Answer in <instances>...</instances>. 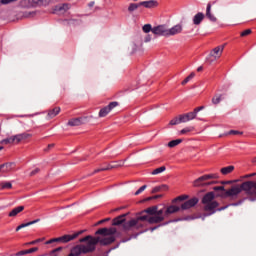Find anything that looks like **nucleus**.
Returning a JSON list of instances; mask_svg holds the SVG:
<instances>
[{"mask_svg":"<svg viewBox=\"0 0 256 256\" xmlns=\"http://www.w3.org/2000/svg\"><path fill=\"white\" fill-rule=\"evenodd\" d=\"M53 147H55V144H49L45 151H49V149H53Z\"/></svg>","mask_w":256,"mask_h":256,"instance_id":"052dcab7","label":"nucleus"},{"mask_svg":"<svg viewBox=\"0 0 256 256\" xmlns=\"http://www.w3.org/2000/svg\"><path fill=\"white\" fill-rule=\"evenodd\" d=\"M142 29L144 33H151V31L153 32V27L151 24H145Z\"/></svg>","mask_w":256,"mask_h":256,"instance_id":"a19ab883","label":"nucleus"},{"mask_svg":"<svg viewBox=\"0 0 256 256\" xmlns=\"http://www.w3.org/2000/svg\"><path fill=\"white\" fill-rule=\"evenodd\" d=\"M131 238H128L126 240H121L116 246L110 248L107 253H111V251L115 250V249H119V245H121V243H127V241H130Z\"/></svg>","mask_w":256,"mask_h":256,"instance_id":"c9c22d12","label":"nucleus"},{"mask_svg":"<svg viewBox=\"0 0 256 256\" xmlns=\"http://www.w3.org/2000/svg\"><path fill=\"white\" fill-rule=\"evenodd\" d=\"M69 4H62L55 7V11H59V13H65V11H69Z\"/></svg>","mask_w":256,"mask_h":256,"instance_id":"cd10ccee","label":"nucleus"},{"mask_svg":"<svg viewBox=\"0 0 256 256\" xmlns=\"http://www.w3.org/2000/svg\"><path fill=\"white\" fill-rule=\"evenodd\" d=\"M180 143H183L182 139L171 140L168 143V147H170V149H173V147H177V145H180Z\"/></svg>","mask_w":256,"mask_h":256,"instance_id":"7c9ffc66","label":"nucleus"},{"mask_svg":"<svg viewBox=\"0 0 256 256\" xmlns=\"http://www.w3.org/2000/svg\"><path fill=\"white\" fill-rule=\"evenodd\" d=\"M233 171H235V166H233V165H230V166H227V167H223L220 170L222 175H229V173H233Z\"/></svg>","mask_w":256,"mask_h":256,"instance_id":"393cba45","label":"nucleus"},{"mask_svg":"<svg viewBox=\"0 0 256 256\" xmlns=\"http://www.w3.org/2000/svg\"><path fill=\"white\" fill-rule=\"evenodd\" d=\"M22 211H25V206H18L16 208L12 209L9 212L8 216H10V217H17V215H19V213H21Z\"/></svg>","mask_w":256,"mask_h":256,"instance_id":"aec40b11","label":"nucleus"},{"mask_svg":"<svg viewBox=\"0 0 256 256\" xmlns=\"http://www.w3.org/2000/svg\"><path fill=\"white\" fill-rule=\"evenodd\" d=\"M166 167L165 166H161L159 168H156L152 171V175H159V173H163L164 171H166Z\"/></svg>","mask_w":256,"mask_h":256,"instance_id":"72a5a7b5","label":"nucleus"},{"mask_svg":"<svg viewBox=\"0 0 256 256\" xmlns=\"http://www.w3.org/2000/svg\"><path fill=\"white\" fill-rule=\"evenodd\" d=\"M206 17L212 21L213 23H215V21H217V18L211 14V3L207 4V8H206Z\"/></svg>","mask_w":256,"mask_h":256,"instance_id":"5701e85b","label":"nucleus"},{"mask_svg":"<svg viewBox=\"0 0 256 256\" xmlns=\"http://www.w3.org/2000/svg\"><path fill=\"white\" fill-rule=\"evenodd\" d=\"M228 135H243V132L237 130H230Z\"/></svg>","mask_w":256,"mask_h":256,"instance_id":"09e8293b","label":"nucleus"},{"mask_svg":"<svg viewBox=\"0 0 256 256\" xmlns=\"http://www.w3.org/2000/svg\"><path fill=\"white\" fill-rule=\"evenodd\" d=\"M83 124V118H73L68 121V125L70 127H79V125Z\"/></svg>","mask_w":256,"mask_h":256,"instance_id":"412c9836","label":"nucleus"},{"mask_svg":"<svg viewBox=\"0 0 256 256\" xmlns=\"http://www.w3.org/2000/svg\"><path fill=\"white\" fill-rule=\"evenodd\" d=\"M169 189V186L162 184L160 186H156L152 189L151 193H159L161 191H167Z\"/></svg>","mask_w":256,"mask_h":256,"instance_id":"a878e982","label":"nucleus"},{"mask_svg":"<svg viewBox=\"0 0 256 256\" xmlns=\"http://www.w3.org/2000/svg\"><path fill=\"white\" fill-rule=\"evenodd\" d=\"M252 161H253V163H256V157H254Z\"/></svg>","mask_w":256,"mask_h":256,"instance_id":"774afa93","label":"nucleus"},{"mask_svg":"<svg viewBox=\"0 0 256 256\" xmlns=\"http://www.w3.org/2000/svg\"><path fill=\"white\" fill-rule=\"evenodd\" d=\"M197 203H199V198H197V197L191 198L181 204L180 210L187 211V209H191V208L195 207V205H197Z\"/></svg>","mask_w":256,"mask_h":256,"instance_id":"9d476101","label":"nucleus"},{"mask_svg":"<svg viewBox=\"0 0 256 256\" xmlns=\"http://www.w3.org/2000/svg\"><path fill=\"white\" fill-rule=\"evenodd\" d=\"M0 187L1 189H12L13 184L11 182H1Z\"/></svg>","mask_w":256,"mask_h":256,"instance_id":"f704fd0d","label":"nucleus"},{"mask_svg":"<svg viewBox=\"0 0 256 256\" xmlns=\"http://www.w3.org/2000/svg\"><path fill=\"white\" fill-rule=\"evenodd\" d=\"M59 113H61V108L55 107L48 111V117H49V119H53V117H57V115H59Z\"/></svg>","mask_w":256,"mask_h":256,"instance_id":"b1692460","label":"nucleus"},{"mask_svg":"<svg viewBox=\"0 0 256 256\" xmlns=\"http://www.w3.org/2000/svg\"><path fill=\"white\" fill-rule=\"evenodd\" d=\"M187 199H189V195H181V196L176 197L173 200V203H177V201H187Z\"/></svg>","mask_w":256,"mask_h":256,"instance_id":"e433bc0d","label":"nucleus"},{"mask_svg":"<svg viewBox=\"0 0 256 256\" xmlns=\"http://www.w3.org/2000/svg\"><path fill=\"white\" fill-rule=\"evenodd\" d=\"M110 169H115V165L109 164L107 167L95 169L92 175H95L96 173H101V171H109Z\"/></svg>","mask_w":256,"mask_h":256,"instance_id":"c85d7f7f","label":"nucleus"},{"mask_svg":"<svg viewBox=\"0 0 256 256\" xmlns=\"http://www.w3.org/2000/svg\"><path fill=\"white\" fill-rule=\"evenodd\" d=\"M140 7H145V9H155L159 7V2L157 0H148L140 2Z\"/></svg>","mask_w":256,"mask_h":256,"instance_id":"4468645a","label":"nucleus"},{"mask_svg":"<svg viewBox=\"0 0 256 256\" xmlns=\"http://www.w3.org/2000/svg\"><path fill=\"white\" fill-rule=\"evenodd\" d=\"M117 233L116 228H100L96 231V235H103L107 237V235H115Z\"/></svg>","mask_w":256,"mask_h":256,"instance_id":"ddd939ff","label":"nucleus"},{"mask_svg":"<svg viewBox=\"0 0 256 256\" xmlns=\"http://www.w3.org/2000/svg\"><path fill=\"white\" fill-rule=\"evenodd\" d=\"M4 165H7V166H5L2 169V173H7L8 171H11V167H12L13 163H4Z\"/></svg>","mask_w":256,"mask_h":256,"instance_id":"37998d69","label":"nucleus"},{"mask_svg":"<svg viewBox=\"0 0 256 256\" xmlns=\"http://www.w3.org/2000/svg\"><path fill=\"white\" fill-rule=\"evenodd\" d=\"M161 197H163V195H161V194L150 196V197L145 198L144 202L153 201V199H161Z\"/></svg>","mask_w":256,"mask_h":256,"instance_id":"79ce46f5","label":"nucleus"},{"mask_svg":"<svg viewBox=\"0 0 256 256\" xmlns=\"http://www.w3.org/2000/svg\"><path fill=\"white\" fill-rule=\"evenodd\" d=\"M7 165H9V164H1L0 165V172L3 171V169H5V167H7Z\"/></svg>","mask_w":256,"mask_h":256,"instance_id":"680f3d73","label":"nucleus"},{"mask_svg":"<svg viewBox=\"0 0 256 256\" xmlns=\"http://www.w3.org/2000/svg\"><path fill=\"white\" fill-rule=\"evenodd\" d=\"M211 179H219V174H205L200 176L198 179L194 180V187H207L209 185H213L215 181H211Z\"/></svg>","mask_w":256,"mask_h":256,"instance_id":"7ed1b4c3","label":"nucleus"},{"mask_svg":"<svg viewBox=\"0 0 256 256\" xmlns=\"http://www.w3.org/2000/svg\"><path fill=\"white\" fill-rule=\"evenodd\" d=\"M39 171H40L39 168H36V169L32 170V171L30 172V177H33V175H37V173H39Z\"/></svg>","mask_w":256,"mask_h":256,"instance_id":"6e6d98bb","label":"nucleus"},{"mask_svg":"<svg viewBox=\"0 0 256 256\" xmlns=\"http://www.w3.org/2000/svg\"><path fill=\"white\" fill-rule=\"evenodd\" d=\"M24 3L29 4L30 7H46L51 0H24Z\"/></svg>","mask_w":256,"mask_h":256,"instance_id":"9b49d317","label":"nucleus"},{"mask_svg":"<svg viewBox=\"0 0 256 256\" xmlns=\"http://www.w3.org/2000/svg\"><path fill=\"white\" fill-rule=\"evenodd\" d=\"M13 137H14V143H21V141H23L21 134L14 135Z\"/></svg>","mask_w":256,"mask_h":256,"instance_id":"a18cd8bd","label":"nucleus"},{"mask_svg":"<svg viewBox=\"0 0 256 256\" xmlns=\"http://www.w3.org/2000/svg\"><path fill=\"white\" fill-rule=\"evenodd\" d=\"M179 123H183V120H181V115L179 118H174L169 122V125H179Z\"/></svg>","mask_w":256,"mask_h":256,"instance_id":"58836bf2","label":"nucleus"},{"mask_svg":"<svg viewBox=\"0 0 256 256\" xmlns=\"http://www.w3.org/2000/svg\"><path fill=\"white\" fill-rule=\"evenodd\" d=\"M145 189H147V185L141 186V187L134 193V195H141V193H143V191H145Z\"/></svg>","mask_w":256,"mask_h":256,"instance_id":"49530a36","label":"nucleus"},{"mask_svg":"<svg viewBox=\"0 0 256 256\" xmlns=\"http://www.w3.org/2000/svg\"><path fill=\"white\" fill-rule=\"evenodd\" d=\"M212 103H213V105H219V103H221V95L220 96H214L212 98Z\"/></svg>","mask_w":256,"mask_h":256,"instance_id":"c03bdc74","label":"nucleus"},{"mask_svg":"<svg viewBox=\"0 0 256 256\" xmlns=\"http://www.w3.org/2000/svg\"><path fill=\"white\" fill-rule=\"evenodd\" d=\"M183 31V25L176 24L172 28L168 29V37H171L173 35H179Z\"/></svg>","mask_w":256,"mask_h":256,"instance_id":"2eb2a0df","label":"nucleus"},{"mask_svg":"<svg viewBox=\"0 0 256 256\" xmlns=\"http://www.w3.org/2000/svg\"><path fill=\"white\" fill-rule=\"evenodd\" d=\"M240 35L241 37H247V35H251V29L244 30Z\"/></svg>","mask_w":256,"mask_h":256,"instance_id":"3c124183","label":"nucleus"},{"mask_svg":"<svg viewBox=\"0 0 256 256\" xmlns=\"http://www.w3.org/2000/svg\"><path fill=\"white\" fill-rule=\"evenodd\" d=\"M81 233H83V231H79L74 234H66L64 236L48 240L46 242V245H51V243H69V241H73V239H77L79 235H81Z\"/></svg>","mask_w":256,"mask_h":256,"instance_id":"20e7f679","label":"nucleus"},{"mask_svg":"<svg viewBox=\"0 0 256 256\" xmlns=\"http://www.w3.org/2000/svg\"><path fill=\"white\" fill-rule=\"evenodd\" d=\"M21 226L19 225L17 228H16V231H21Z\"/></svg>","mask_w":256,"mask_h":256,"instance_id":"338daca9","label":"nucleus"},{"mask_svg":"<svg viewBox=\"0 0 256 256\" xmlns=\"http://www.w3.org/2000/svg\"><path fill=\"white\" fill-rule=\"evenodd\" d=\"M205 19V14L202 12H198L194 17H193V24L194 25H201V22Z\"/></svg>","mask_w":256,"mask_h":256,"instance_id":"a211bd4d","label":"nucleus"},{"mask_svg":"<svg viewBox=\"0 0 256 256\" xmlns=\"http://www.w3.org/2000/svg\"><path fill=\"white\" fill-rule=\"evenodd\" d=\"M242 191L248 195L249 201H256V181H245L240 185L232 186L231 189L226 190L223 197H237Z\"/></svg>","mask_w":256,"mask_h":256,"instance_id":"f257e3e1","label":"nucleus"},{"mask_svg":"<svg viewBox=\"0 0 256 256\" xmlns=\"http://www.w3.org/2000/svg\"><path fill=\"white\" fill-rule=\"evenodd\" d=\"M94 5H95V2L92 1V2H90V3L88 4V7H93Z\"/></svg>","mask_w":256,"mask_h":256,"instance_id":"0e129e2a","label":"nucleus"},{"mask_svg":"<svg viewBox=\"0 0 256 256\" xmlns=\"http://www.w3.org/2000/svg\"><path fill=\"white\" fill-rule=\"evenodd\" d=\"M40 242H41V239H37L27 243V245H36V243H40Z\"/></svg>","mask_w":256,"mask_h":256,"instance_id":"4d7b16f0","label":"nucleus"},{"mask_svg":"<svg viewBox=\"0 0 256 256\" xmlns=\"http://www.w3.org/2000/svg\"><path fill=\"white\" fill-rule=\"evenodd\" d=\"M36 251H39V248L33 247V248L26 250V253L29 255L31 253H35Z\"/></svg>","mask_w":256,"mask_h":256,"instance_id":"864d4df0","label":"nucleus"},{"mask_svg":"<svg viewBox=\"0 0 256 256\" xmlns=\"http://www.w3.org/2000/svg\"><path fill=\"white\" fill-rule=\"evenodd\" d=\"M225 49V46H217L215 47L211 52L209 57L206 58L207 61L210 63H213V61H216V59H219L221 57V54L223 53V50Z\"/></svg>","mask_w":256,"mask_h":256,"instance_id":"0eeeda50","label":"nucleus"},{"mask_svg":"<svg viewBox=\"0 0 256 256\" xmlns=\"http://www.w3.org/2000/svg\"><path fill=\"white\" fill-rule=\"evenodd\" d=\"M179 211H181V207L171 205L165 210L164 217H167V215H173V213H177Z\"/></svg>","mask_w":256,"mask_h":256,"instance_id":"f3484780","label":"nucleus"},{"mask_svg":"<svg viewBox=\"0 0 256 256\" xmlns=\"http://www.w3.org/2000/svg\"><path fill=\"white\" fill-rule=\"evenodd\" d=\"M197 71H198V72L203 71V66H199V67L197 68Z\"/></svg>","mask_w":256,"mask_h":256,"instance_id":"69168bd1","label":"nucleus"},{"mask_svg":"<svg viewBox=\"0 0 256 256\" xmlns=\"http://www.w3.org/2000/svg\"><path fill=\"white\" fill-rule=\"evenodd\" d=\"M177 221H183V219L178 218V219H174V220H169L168 222H165V223L159 224L157 226L151 227L150 231H151V233H153V231H156V229H159V227H165V225H169V223H177Z\"/></svg>","mask_w":256,"mask_h":256,"instance_id":"6ab92c4d","label":"nucleus"},{"mask_svg":"<svg viewBox=\"0 0 256 256\" xmlns=\"http://www.w3.org/2000/svg\"><path fill=\"white\" fill-rule=\"evenodd\" d=\"M245 199H247V198H243L238 202H234V203L228 204L224 207L218 208V209H216V211H225V209H227V207H239V205H242V203L245 201Z\"/></svg>","mask_w":256,"mask_h":256,"instance_id":"4be33fe9","label":"nucleus"},{"mask_svg":"<svg viewBox=\"0 0 256 256\" xmlns=\"http://www.w3.org/2000/svg\"><path fill=\"white\" fill-rule=\"evenodd\" d=\"M231 181H225V182H222L223 185H231Z\"/></svg>","mask_w":256,"mask_h":256,"instance_id":"e2e57ef3","label":"nucleus"},{"mask_svg":"<svg viewBox=\"0 0 256 256\" xmlns=\"http://www.w3.org/2000/svg\"><path fill=\"white\" fill-rule=\"evenodd\" d=\"M163 213H165V211H164L163 209H160V210H159V208H157V210H156V216H158V217H163Z\"/></svg>","mask_w":256,"mask_h":256,"instance_id":"5fc2aeb1","label":"nucleus"},{"mask_svg":"<svg viewBox=\"0 0 256 256\" xmlns=\"http://www.w3.org/2000/svg\"><path fill=\"white\" fill-rule=\"evenodd\" d=\"M195 77V72H192L188 77H186L183 81H182V85H187V83L189 81H191V79H193Z\"/></svg>","mask_w":256,"mask_h":256,"instance_id":"ea45409f","label":"nucleus"},{"mask_svg":"<svg viewBox=\"0 0 256 256\" xmlns=\"http://www.w3.org/2000/svg\"><path fill=\"white\" fill-rule=\"evenodd\" d=\"M119 105V102H110L107 106L104 108L100 109L98 116L99 117H107L115 107Z\"/></svg>","mask_w":256,"mask_h":256,"instance_id":"1a4fd4ad","label":"nucleus"},{"mask_svg":"<svg viewBox=\"0 0 256 256\" xmlns=\"http://www.w3.org/2000/svg\"><path fill=\"white\" fill-rule=\"evenodd\" d=\"M145 221L150 225H155L165 221V216H157L156 214H154V216L141 215L124 224V229H133V227L136 229H143V227H145Z\"/></svg>","mask_w":256,"mask_h":256,"instance_id":"f03ea898","label":"nucleus"},{"mask_svg":"<svg viewBox=\"0 0 256 256\" xmlns=\"http://www.w3.org/2000/svg\"><path fill=\"white\" fill-rule=\"evenodd\" d=\"M33 15V12H25L24 17H31Z\"/></svg>","mask_w":256,"mask_h":256,"instance_id":"bf43d9fd","label":"nucleus"},{"mask_svg":"<svg viewBox=\"0 0 256 256\" xmlns=\"http://www.w3.org/2000/svg\"><path fill=\"white\" fill-rule=\"evenodd\" d=\"M219 207V203L217 201L209 202L208 204H205L204 211L206 213L203 214V221H205V217H210V215H213L217 213V208Z\"/></svg>","mask_w":256,"mask_h":256,"instance_id":"39448f33","label":"nucleus"},{"mask_svg":"<svg viewBox=\"0 0 256 256\" xmlns=\"http://www.w3.org/2000/svg\"><path fill=\"white\" fill-rule=\"evenodd\" d=\"M145 43H149L151 41V35H147L144 39Z\"/></svg>","mask_w":256,"mask_h":256,"instance_id":"13d9d810","label":"nucleus"},{"mask_svg":"<svg viewBox=\"0 0 256 256\" xmlns=\"http://www.w3.org/2000/svg\"><path fill=\"white\" fill-rule=\"evenodd\" d=\"M154 35H160L162 37H168V29L166 25L155 26L152 29Z\"/></svg>","mask_w":256,"mask_h":256,"instance_id":"f8f14e48","label":"nucleus"},{"mask_svg":"<svg viewBox=\"0 0 256 256\" xmlns=\"http://www.w3.org/2000/svg\"><path fill=\"white\" fill-rule=\"evenodd\" d=\"M139 7H141L140 2L139 3H131L128 7V11H129V13H133V11H137V9H139Z\"/></svg>","mask_w":256,"mask_h":256,"instance_id":"2f4dec72","label":"nucleus"},{"mask_svg":"<svg viewBox=\"0 0 256 256\" xmlns=\"http://www.w3.org/2000/svg\"><path fill=\"white\" fill-rule=\"evenodd\" d=\"M125 217H127V214H122L120 216H117L112 220V225H114V227H118L119 225H122L124 231H131V229L125 228V225L129 223V221L126 222Z\"/></svg>","mask_w":256,"mask_h":256,"instance_id":"6e6552de","label":"nucleus"},{"mask_svg":"<svg viewBox=\"0 0 256 256\" xmlns=\"http://www.w3.org/2000/svg\"><path fill=\"white\" fill-rule=\"evenodd\" d=\"M0 143H1V145H12V143H15V138H14V136H11V137L1 140Z\"/></svg>","mask_w":256,"mask_h":256,"instance_id":"c756f323","label":"nucleus"},{"mask_svg":"<svg viewBox=\"0 0 256 256\" xmlns=\"http://www.w3.org/2000/svg\"><path fill=\"white\" fill-rule=\"evenodd\" d=\"M41 219L37 218L36 220L30 221L28 223L20 224L21 229H25V227H30V225H35V223H39Z\"/></svg>","mask_w":256,"mask_h":256,"instance_id":"473e14b6","label":"nucleus"},{"mask_svg":"<svg viewBox=\"0 0 256 256\" xmlns=\"http://www.w3.org/2000/svg\"><path fill=\"white\" fill-rule=\"evenodd\" d=\"M195 129L193 126L186 127L180 131L181 135H187V133H191Z\"/></svg>","mask_w":256,"mask_h":256,"instance_id":"4c0bfd02","label":"nucleus"},{"mask_svg":"<svg viewBox=\"0 0 256 256\" xmlns=\"http://www.w3.org/2000/svg\"><path fill=\"white\" fill-rule=\"evenodd\" d=\"M23 255H28V254H27V250H21V251L15 253V254L12 255V256H23Z\"/></svg>","mask_w":256,"mask_h":256,"instance_id":"603ef678","label":"nucleus"},{"mask_svg":"<svg viewBox=\"0 0 256 256\" xmlns=\"http://www.w3.org/2000/svg\"><path fill=\"white\" fill-rule=\"evenodd\" d=\"M20 136L22 137V141H25V139H29V137H31V134L24 132L21 133Z\"/></svg>","mask_w":256,"mask_h":256,"instance_id":"8fccbe9b","label":"nucleus"},{"mask_svg":"<svg viewBox=\"0 0 256 256\" xmlns=\"http://www.w3.org/2000/svg\"><path fill=\"white\" fill-rule=\"evenodd\" d=\"M214 191H223L222 195H225V186H215L214 188Z\"/></svg>","mask_w":256,"mask_h":256,"instance_id":"de8ad7c7","label":"nucleus"},{"mask_svg":"<svg viewBox=\"0 0 256 256\" xmlns=\"http://www.w3.org/2000/svg\"><path fill=\"white\" fill-rule=\"evenodd\" d=\"M205 109V106H200L194 109V111L192 112H188L186 114L181 115V121H183V123H187L188 121H193V119H195V117H197V113H199V111H203Z\"/></svg>","mask_w":256,"mask_h":256,"instance_id":"423d86ee","label":"nucleus"},{"mask_svg":"<svg viewBox=\"0 0 256 256\" xmlns=\"http://www.w3.org/2000/svg\"><path fill=\"white\" fill-rule=\"evenodd\" d=\"M215 199V193L214 192H208L206 193L202 198V204L207 205L208 203H213V200Z\"/></svg>","mask_w":256,"mask_h":256,"instance_id":"dca6fc26","label":"nucleus"},{"mask_svg":"<svg viewBox=\"0 0 256 256\" xmlns=\"http://www.w3.org/2000/svg\"><path fill=\"white\" fill-rule=\"evenodd\" d=\"M143 213H147L148 215L154 216L157 213V206H152L145 209L144 211L141 212V215H143Z\"/></svg>","mask_w":256,"mask_h":256,"instance_id":"bb28decb","label":"nucleus"}]
</instances>
